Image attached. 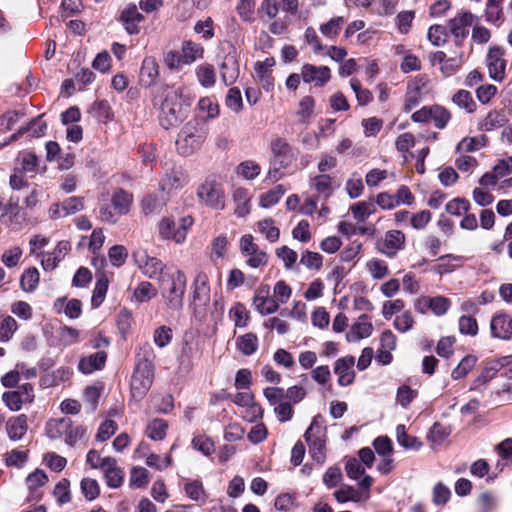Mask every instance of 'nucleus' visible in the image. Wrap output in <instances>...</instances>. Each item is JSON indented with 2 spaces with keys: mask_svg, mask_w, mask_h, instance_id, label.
Masks as SVG:
<instances>
[{
  "mask_svg": "<svg viewBox=\"0 0 512 512\" xmlns=\"http://www.w3.org/2000/svg\"><path fill=\"white\" fill-rule=\"evenodd\" d=\"M133 260L143 276L149 279H158L169 270L165 263L159 258L151 256L144 249H137L133 252Z\"/></svg>",
  "mask_w": 512,
  "mask_h": 512,
  "instance_id": "11",
  "label": "nucleus"
},
{
  "mask_svg": "<svg viewBox=\"0 0 512 512\" xmlns=\"http://www.w3.org/2000/svg\"><path fill=\"white\" fill-rule=\"evenodd\" d=\"M335 499L339 503L354 502L364 503L370 498V493L367 491H360L353 486L343 484L333 493Z\"/></svg>",
  "mask_w": 512,
  "mask_h": 512,
  "instance_id": "25",
  "label": "nucleus"
},
{
  "mask_svg": "<svg viewBox=\"0 0 512 512\" xmlns=\"http://www.w3.org/2000/svg\"><path fill=\"white\" fill-rule=\"evenodd\" d=\"M192 101L193 97L185 87H165L160 96V125L164 129L178 126L186 119Z\"/></svg>",
  "mask_w": 512,
  "mask_h": 512,
  "instance_id": "1",
  "label": "nucleus"
},
{
  "mask_svg": "<svg viewBox=\"0 0 512 512\" xmlns=\"http://www.w3.org/2000/svg\"><path fill=\"white\" fill-rule=\"evenodd\" d=\"M34 389L30 383H25L15 391L3 393L2 400L11 411H19L24 404L34 401Z\"/></svg>",
  "mask_w": 512,
  "mask_h": 512,
  "instance_id": "14",
  "label": "nucleus"
},
{
  "mask_svg": "<svg viewBox=\"0 0 512 512\" xmlns=\"http://www.w3.org/2000/svg\"><path fill=\"white\" fill-rule=\"evenodd\" d=\"M222 50L227 51L220 66L221 79L225 85H232L239 77V64L236 48L230 42L221 45Z\"/></svg>",
  "mask_w": 512,
  "mask_h": 512,
  "instance_id": "13",
  "label": "nucleus"
},
{
  "mask_svg": "<svg viewBox=\"0 0 512 512\" xmlns=\"http://www.w3.org/2000/svg\"><path fill=\"white\" fill-rule=\"evenodd\" d=\"M373 332V325L368 315L363 314L351 325L346 334L348 342H358L361 339L368 338Z\"/></svg>",
  "mask_w": 512,
  "mask_h": 512,
  "instance_id": "23",
  "label": "nucleus"
},
{
  "mask_svg": "<svg viewBox=\"0 0 512 512\" xmlns=\"http://www.w3.org/2000/svg\"><path fill=\"white\" fill-rule=\"evenodd\" d=\"M262 290H260L253 299V304L257 311L262 315H268L276 312L279 308V303L274 297L268 296V289L265 291V294H262Z\"/></svg>",
  "mask_w": 512,
  "mask_h": 512,
  "instance_id": "31",
  "label": "nucleus"
},
{
  "mask_svg": "<svg viewBox=\"0 0 512 512\" xmlns=\"http://www.w3.org/2000/svg\"><path fill=\"white\" fill-rule=\"evenodd\" d=\"M53 495L58 504L63 505L71 501L70 482L67 479H61L54 487Z\"/></svg>",
  "mask_w": 512,
  "mask_h": 512,
  "instance_id": "58",
  "label": "nucleus"
},
{
  "mask_svg": "<svg viewBox=\"0 0 512 512\" xmlns=\"http://www.w3.org/2000/svg\"><path fill=\"white\" fill-rule=\"evenodd\" d=\"M310 188L315 191L317 198L327 200L334 192V178L329 174H318L310 178Z\"/></svg>",
  "mask_w": 512,
  "mask_h": 512,
  "instance_id": "24",
  "label": "nucleus"
},
{
  "mask_svg": "<svg viewBox=\"0 0 512 512\" xmlns=\"http://www.w3.org/2000/svg\"><path fill=\"white\" fill-rule=\"evenodd\" d=\"M45 431L50 439H63L70 447L76 446L86 435V429L82 425H75L67 417L50 419Z\"/></svg>",
  "mask_w": 512,
  "mask_h": 512,
  "instance_id": "5",
  "label": "nucleus"
},
{
  "mask_svg": "<svg viewBox=\"0 0 512 512\" xmlns=\"http://www.w3.org/2000/svg\"><path fill=\"white\" fill-rule=\"evenodd\" d=\"M465 63V55L463 52L455 54L454 56L447 57L444 65L440 66V72L444 77H451L455 75Z\"/></svg>",
  "mask_w": 512,
  "mask_h": 512,
  "instance_id": "40",
  "label": "nucleus"
},
{
  "mask_svg": "<svg viewBox=\"0 0 512 512\" xmlns=\"http://www.w3.org/2000/svg\"><path fill=\"white\" fill-rule=\"evenodd\" d=\"M396 438L398 443L406 448V449H419L421 447V443L417 440L416 437L410 436L406 433V428L404 425H398L396 427Z\"/></svg>",
  "mask_w": 512,
  "mask_h": 512,
  "instance_id": "53",
  "label": "nucleus"
},
{
  "mask_svg": "<svg viewBox=\"0 0 512 512\" xmlns=\"http://www.w3.org/2000/svg\"><path fill=\"white\" fill-rule=\"evenodd\" d=\"M256 229L271 243L278 241L280 237V230L276 227L275 221L272 218L258 221L256 223Z\"/></svg>",
  "mask_w": 512,
  "mask_h": 512,
  "instance_id": "39",
  "label": "nucleus"
},
{
  "mask_svg": "<svg viewBox=\"0 0 512 512\" xmlns=\"http://www.w3.org/2000/svg\"><path fill=\"white\" fill-rule=\"evenodd\" d=\"M158 294L157 288L149 281H141L133 290L132 301L138 304L149 302Z\"/></svg>",
  "mask_w": 512,
  "mask_h": 512,
  "instance_id": "34",
  "label": "nucleus"
},
{
  "mask_svg": "<svg viewBox=\"0 0 512 512\" xmlns=\"http://www.w3.org/2000/svg\"><path fill=\"white\" fill-rule=\"evenodd\" d=\"M490 331L493 338L509 340L512 338V317L506 313H499L490 321Z\"/></svg>",
  "mask_w": 512,
  "mask_h": 512,
  "instance_id": "22",
  "label": "nucleus"
},
{
  "mask_svg": "<svg viewBox=\"0 0 512 512\" xmlns=\"http://www.w3.org/2000/svg\"><path fill=\"white\" fill-rule=\"evenodd\" d=\"M207 134V128L202 122L198 120L187 122L176 139L178 153L183 156L194 154L206 140Z\"/></svg>",
  "mask_w": 512,
  "mask_h": 512,
  "instance_id": "3",
  "label": "nucleus"
},
{
  "mask_svg": "<svg viewBox=\"0 0 512 512\" xmlns=\"http://www.w3.org/2000/svg\"><path fill=\"white\" fill-rule=\"evenodd\" d=\"M477 357L474 355H466L457 365L456 368L453 369L451 373V377L454 380H459L465 377L476 365Z\"/></svg>",
  "mask_w": 512,
  "mask_h": 512,
  "instance_id": "46",
  "label": "nucleus"
},
{
  "mask_svg": "<svg viewBox=\"0 0 512 512\" xmlns=\"http://www.w3.org/2000/svg\"><path fill=\"white\" fill-rule=\"evenodd\" d=\"M158 284L166 308L172 312L180 311L187 286L185 273L179 268H171L159 278Z\"/></svg>",
  "mask_w": 512,
  "mask_h": 512,
  "instance_id": "2",
  "label": "nucleus"
},
{
  "mask_svg": "<svg viewBox=\"0 0 512 512\" xmlns=\"http://www.w3.org/2000/svg\"><path fill=\"white\" fill-rule=\"evenodd\" d=\"M239 250L250 268L262 269L267 266L269 255L266 251L260 249L251 234H245L240 238Z\"/></svg>",
  "mask_w": 512,
  "mask_h": 512,
  "instance_id": "10",
  "label": "nucleus"
},
{
  "mask_svg": "<svg viewBox=\"0 0 512 512\" xmlns=\"http://www.w3.org/2000/svg\"><path fill=\"white\" fill-rule=\"evenodd\" d=\"M405 235L399 230L386 232L384 238L378 244L379 251L388 257H393L404 247Z\"/></svg>",
  "mask_w": 512,
  "mask_h": 512,
  "instance_id": "21",
  "label": "nucleus"
},
{
  "mask_svg": "<svg viewBox=\"0 0 512 512\" xmlns=\"http://www.w3.org/2000/svg\"><path fill=\"white\" fill-rule=\"evenodd\" d=\"M189 182L186 171L181 166H173L167 169L161 181L160 188L166 193L183 188Z\"/></svg>",
  "mask_w": 512,
  "mask_h": 512,
  "instance_id": "17",
  "label": "nucleus"
},
{
  "mask_svg": "<svg viewBox=\"0 0 512 512\" xmlns=\"http://www.w3.org/2000/svg\"><path fill=\"white\" fill-rule=\"evenodd\" d=\"M233 201L235 203L234 213L238 217H245L251 210V196L249 191L243 187H238L233 191Z\"/></svg>",
  "mask_w": 512,
  "mask_h": 512,
  "instance_id": "29",
  "label": "nucleus"
},
{
  "mask_svg": "<svg viewBox=\"0 0 512 512\" xmlns=\"http://www.w3.org/2000/svg\"><path fill=\"white\" fill-rule=\"evenodd\" d=\"M194 222L192 215H185L177 220L173 216H164L157 223L158 235L162 240L181 245L185 243Z\"/></svg>",
  "mask_w": 512,
  "mask_h": 512,
  "instance_id": "4",
  "label": "nucleus"
},
{
  "mask_svg": "<svg viewBox=\"0 0 512 512\" xmlns=\"http://www.w3.org/2000/svg\"><path fill=\"white\" fill-rule=\"evenodd\" d=\"M107 353L98 351L91 355L82 357L78 364V369L83 374H91L94 371L101 370L106 363Z\"/></svg>",
  "mask_w": 512,
  "mask_h": 512,
  "instance_id": "27",
  "label": "nucleus"
},
{
  "mask_svg": "<svg viewBox=\"0 0 512 512\" xmlns=\"http://www.w3.org/2000/svg\"><path fill=\"white\" fill-rule=\"evenodd\" d=\"M102 472L104 474L107 485L110 488H118L122 485L124 473L117 465L114 458L106 457V462L103 464Z\"/></svg>",
  "mask_w": 512,
  "mask_h": 512,
  "instance_id": "26",
  "label": "nucleus"
},
{
  "mask_svg": "<svg viewBox=\"0 0 512 512\" xmlns=\"http://www.w3.org/2000/svg\"><path fill=\"white\" fill-rule=\"evenodd\" d=\"M193 313L198 319L206 316L207 307L210 302L209 277L204 271H197L191 285Z\"/></svg>",
  "mask_w": 512,
  "mask_h": 512,
  "instance_id": "7",
  "label": "nucleus"
},
{
  "mask_svg": "<svg viewBox=\"0 0 512 512\" xmlns=\"http://www.w3.org/2000/svg\"><path fill=\"white\" fill-rule=\"evenodd\" d=\"M184 491L186 495L193 501L205 502L206 500L205 490L202 483L198 480L187 482L184 485Z\"/></svg>",
  "mask_w": 512,
  "mask_h": 512,
  "instance_id": "52",
  "label": "nucleus"
},
{
  "mask_svg": "<svg viewBox=\"0 0 512 512\" xmlns=\"http://www.w3.org/2000/svg\"><path fill=\"white\" fill-rule=\"evenodd\" d=\"M365 268L375 280H382L390 274L387 262L379 258H372L367 261Z\"/></svg>",
  "mask_w": 512,
  "mask_h": 512,
  "instance_id": "38",
  "label": "nucleus"
},
{
  "mask_svg": "<svg viewBox=\"0 0 512 512\" xmlns=\"http://www.w3.org/2000/svg\"><path fill=\"white\" fill-rule=\"evenodd\" d=\"M321 427L313 421L305 432V440L309 446L311 457L319 464H323L326 459L325 443L319 436Z\"/></svg>",
  "mask_w": 512,
  "mask_h": 512,
  "instance_id": "15",
  "label": "nucleus"
},
{
  "mask_svg": "<svg viewBox=\"0 0 512 512\" xmlns=\"http://www.w3.org/2000/svg\"><path fill=\"white\" fill-rule=\"evenodd\" d=\"M502 0H488L485 8V18L489 23L495 24L498 22L502 15Z\"/></svg>",
  "mask_w": 512,
  "mask_h": 512,
  "instance_id": "59",
  "label": "nucleus"
},
{
  "mask_svg": "<svg viewBox=\"0 0 512 512\" xmlns=\"http://www.w3.org/2000/svg\"><path fill=\"white\" fill-rule=\"evenodd\" d=\"M504 122L505 119L501 112L491 110L481 120H479L477 127L480 131L489 132L501 127Z\"/></svg>",
  "mask_w": 512,
  "mask_h": 512,
  "instance_id": "37",
  "label": "nucleus"
},
{
  "mask_svg": "<svg viewBox=\"0 0 512 512\" xmlns=\"http://www.w3.org/2000/svg\"><path fill=\"white\" fill-rule=\"evenodd\" d=\"M415 13L410 10L401 11L396 15L395 23L397 30L400 34L406 35L409 33L412 22L414 20Z\"/></svg>",
  "mask_w": 512,
  "mask_h": 512,
  "instance_id": "54",
  "label": "nucleus"
},
{
  "mask_svg": "<svg viewBox=\"0 0 512 512\" xmlns=\"http://www.w3.org/2000/svg\"><path fill=\"white\" fill-rule=\"evenodd\" d=\"M238 349L245 355H251L258 348L257 336L253 333H247L237 339Z\"/></svg>",
  "mask_w": 512,
  "mask_h": 512,
  "instance_id": "51",
  "label": "nucleus"
},
{
  "mask_svg": "<svg viewBox=\"0 0 512 512\" xmlns=\"http://www.w3.org/2000/svg\"><path fill=\"white\" fill-rule=\"evenodd\" d=\"M398 0H374L371 11L377 15H391L395 12Z\"/></svg>",
  "mask_w": 512,
  "mask_h": 512,
  "instance_id": "60",
  "label": "nucleus"
},
{
  "mask_svg": "<svg viewBox=\"0 0 512 512\" xmlns=\"http://www.w3.org/2000/svg\"><path fill=\"white\" fill-rule=\"evenodd\" d=\"M485 136L480 137H465L457 145V151L459 152H474L479 148L485 146Z\"/></svg>",
  "mask_w": 512,
  "mask_h": 512,
  "instance_id": "55",
  "label": "nucleus"
},
{
  "mask_svg": "<svg viewBox=\"0 0 512 512\" xmlns=\"http://www.w3.org/2000/svg\"><path fill=\"white\" fill-rule=\"evenodd\" d=\"M27 416L24 414L11 417L6 422V431L12 441L21 440L27 433Z\"/></svg>",
  "mask_w": 512,
  "mask_h": 512,
  "instance_id": "28",
  "label": "nucleus"
},
{
  "mask_svg": "<svg viewBox=\"0 0 512 512\" xmlns=\"http://www.w3.org/2000/svg\"><path fill=\"white\" fill-rule=\"evenodd\" d=\"M272 168L267 173V178L272 182L281 179L284 170L290 168L296 161V155L289 143L283 138H276L271 142Z\"/></svg>",
  "mask_w": 512,
  "mask_h": 512,
  "instance_id": "6",
  "label": "nucleus"
},
{
  "mask_svg": "<svg viewBox=\"0 0 512 512\" xmlns=\"http://www.w3.org/2000/svg\"><path fill=\"white\" fill-rule=\"evenodd\" d=\"M40 275L36 268L26 269L20 279V285L26 292H32L36 289L39 283Z\"/></svg>",
  "mask_w": 512,
  "mask_h": 512,
  "instance_id": "49",
  "label": "nucleus"
},
{
  "mask_svg": "<svg viewBox=\"0 0 512 512\" xmlns=\"http://www.w3.org/2000/svg\"><path fill=\"white\" fill-rule=\"evenodd\" d=\"M168 424L163 419H154L147 426L146 433L152 440H163L166 436Z\"/></svg>",
  "mask_w": 512,
  "mask_h": 512,
  "instance_id": "50",
  "label": "nucleus"
},
{
  "mask_svg": "<svg viewBox=\"0 0 512 512\" xmlns=\"http://www.w3.org/2000/svg\"><path fill=\"white\" fill-rule=\"evenodd\" d=\"M350 87L355 93L356 100L360 106H366L373 100V94L370 90L364 88L357 78L350 80Z\"/></svg>",
  "mask_w": 512,
  "mask_h": 512,
  "instance_id": "47",
  "label": "nucleus"
},
{
  "mask_svg": "<svg viewBox=\"0 0 512 512\" xmlns=\"http://www.w3.org/2000/svg\"><path fill=\"white\" fill-rule=\"evenodd\" d=\"M153 370L147 361L139 364L131 379V394L136 400L142 399L153 383Z\"/></svg>",
  "mask_w": 512,
  "mask_h": 512,
  "instance_id": "12",
  "label": "nucleus"
},
{
  "mask_svg": "<svg viewBox=\"0 0 512 512\" xmlns=\"http://www.w3.org/2000/svg\"><path fill=\"white\" fill-rule=\"evenodd\" d=\"M354 365L355 358L351 355L341 357L335 361L333 370L340 386H349L354 382Z\"/></svg>",
  "mask_w": 512,
  "mask_h": 512,
  "instance_id": "20",
  "label": "nucleus"
},
{
  "mask_svg": "<svg viewBox=\"0 0 512 512\" xmlns=\"http://www.w3.org/2000/svg\"><path fill=\"white\" fill-rule=\"evenodd\" d=\"M489 76L492 80L501 82L505 79L506 60L500 47H491L486 57Z\"/></svg>",
  "mask_w": 512,
  "mask_h": 512,
  "instance_id": "18",
  "label": "nucleus"
},
{
  "mask_svg": "<svg viewBox=\"0 0 512 512\" xmlns=\"http://www.w3.org/2000/svg\"><path fill=\"white\" fill-rule=\"evenodd\" d=\"M451 307V301L445 296H434L431 297L430 310L436 316H443Z\"/></svg>",
  "mask_w": 512,
  "mask_h": 512,
  "instance_id": "62",
  "label": "nucleus"
},
{
  "mask_svg": "<svg viewBox=\"0 0 512 512\" xmlns=\"http://www.w3.org/2000/svg\"><path fill=\"white\" fill-rule=\"evenodd\" d=\"M276 256L283 262L284 267L287 270H291L294 268L297 259L298 254L293 249L289 248L288 246H281L276 249Z\"/></svg>",
  "mask_w": 512,
  "mask_h": 512,
  "instance_id": "57",
  "label": "nucleus"
},
{
  "mask_svg": "<svg viewBox=\"0 0 512 512\" xmlns=\"http://www.w3.org/2000/svg\"><path fill=\"white\" fill-rule=\"evenodd\" d=\"M121 20L129 34L139 32L138 24L143 20V16L138 12L135 5L128 6L121 13Z\"/></svg>",
  "mask_w": 512,
  "mask_h": 512,
  "instance_id": "32",
  "label": "nucleus"
},
{
  "mask_svg": "<svg viewBox=\"0 0 512 512\" xmlns=\"http://www.w3.org/2000/svg\"><path fill=\"white\" fill-rule=\"evenodd\" d=\"M301 78L305 83L316 87L325 86L331 79V70L327 66L304 64L301 68Z\"/></svg>",
  "mask_w": 512,
  "mask_h": 512,
  "instance_id": "19",
  "label": "nucleus"
},
{
  "mask_svg": "<svg viewBox=\"0 0 512 512\" xmlns=\"http://www.w3.org/2000/svg\"><path fill=\"white\" fill-rule=\"evenodd\" d=\"M196 75L203 87H212L216 82L215 69L211 64H201L197 67Z\"/></svg>",
  "mask_w": 512,
  "mask_h": 512,
  "instance_id": "45",
  "label": "nucleus"
},
{
  "mask_svg": "<svg viewBox=\"0 0 512 512\" xmlns=\"http://www.w3.org/2000/svg\"><path fill=\"white\" fill-rule=\"evenodd\" d=\"M22 254L23 251L19 246L11 247L4 251L1 261L6 267L13 268L19 264Z\"/></svg>",
  "mask_w": 512,
  "mask_h": 512,
  "instance_id": "64",
  "label": "nucleus"
},
{
  "mask_svg": "<svg viewBox=\"0 0 512 512\" xmlns=\"http://www.w3.org/2000/svg\"><path fill=\"white\" fill-rule=\"evenodd\" d=\"M159 76V66L154 57H145L141 70L140 80L145 86L154 84Z\"/></svg>",
  "mask_w": 512,
  "mask_h": 512,
  "instance_id": "30",
  "label": "nucleus"
},
{
  "mask_svg": "<svg viewBox=\"0 0 512 512\" xmlns=\"http://www.w3.org/2000/svg\"><path fill=\"white\" fill-rule=\"evenodd\" d=\"M81 491L88 501L96 499L100 494L98 482L92 478H83L80 483Z\"/></svg>",
  "mask_w": 512,
  "mask_h": 512,
  "instance_id": "61",
  "label": "nucleus"
},
{
  "mask_svg": "<svg viewBox=\"0 0 512 512\" xmlns=\"http://www.w3.org/2000/svg\"><path fill=\"white\" fill-rule=\"evenodd\" d=\"M229 244L230 242L226 234L222 233L216 236L210 244V260L216 262L219 259H224L227 255Z\"/></svg>",
  "mask_w": 512,
  "mask_h": 512,
  "instance_id": "35",
  "label": "nucleus"
},
{
  "mask_svg": "<svg viewBox=\"0 0 512 512\" xmlns=\"http://www.w3.org/2000/svg\"><path fill=\"white\" fill-rule=\"evenodd\" d=\"M84 209V198L80 196H72L63 202L53 203L48 209L50 219L56 220L73 215Z\"/></svg>",
  "mask_w": 512,
  "mask_h": 512,
  "instance_id": "16",
  "label": "nucleus"
},
{
  "mask_svg": "<svg viewBox=\"0 0 512 512\" xmlns=\"http://www.w3.org/2000/svg\"><path fill=\"white\" fill-rule=\"evenodd\" d=\"M478 21V16L468 10L462 9L447 21V31L454 38L455 44L460 46L467 38L469 28Z\"/></svg>",
  "mask_w": 512,
  "mask_h": 512,
  "instance_id": "9",
  "label": "nucleus"
},
{
  "mask_svg": "<svg viewBox=\"0 0 512 512\" xmlns=\"http://www.w3.org/2000/svg\"><path fill=\"white\" fill-rule=\"evenodd\" d=\"M300 264L310 270H320L323 265V257L317 252L305 250L301 255Z\"/></svg>",
  "mask_w": 512,
  "mask_h": 512,
  "instance_id": "56",
  "label": "nucleus"
},
{
  "mask_svg": "<svg viewBox=\"0 0 512 512\" xmlns=\"http://www.w3.org/2000/svg\"><path fill=\"white\" fill-rule=\"evenodd\" d=\"M181 54L185 65H190L203 58L204 48L199 43H195L191 40H185L181 45Z\"/></svg>",
  "mask_w": 512,
  "mask_h": 512,
  "instance_id": "33",
  "label": "nucleus"
},
{
  "mask_svg": "<svg viewBox=\"0 0 512 512\" xmlns=\"http://www.w3.org/2000/svg\"><path fill=\"white\" fill-rule=\"evenodd\" d=\"M132 201V195L122 189H118L117 191H115L111 198V204L113 208L121 216L129 212Z\"/></svg>",
  "mask_w": 512,
  "mask_h": 512,
  "instance_id": "36",
  "label": "nucleus"
},
{
  "mask_svg": "<svg viewBox=\"0 0 512 512\" xmlns=\"http://www.w3.org/2000/svg\"><path fill=\"white\" fill-rule=\"evenodd\" d=\"M452 102L460 109H464L467 113H474L477 105L473 100L471 93L467 90L460 89L452 96Z\"/></svg>",
  "mask_w": 512,
  "mask_h": 512,
  "instance_id": "41",
  "label": "nucleus"
},
{
  "mask_svg": "<svg viewBox=\"0 0 512 512\" xmlns=\"http://www.w3.org/2000/svg\"><path fill=\"white\" fill-rule=\"evenodd\" d=\"M200 203L212 209L225 208V193L222 184L213 176L207 177L196 191Z\"/></svg>",
  "mask_w": 512,
  "mask_h": 512,
  "instance_id": "8",
  "label": "nucleus"
},
{
  "mask_svg": "<svg viewBox=\"0 0 512 512\" xmlns=\"http://www.w3.org/2000/svg\"><path fill=\"white\" fill-rule=\"evenodd\" d=\"M261 167L253 160H246L237 166V174L246 180H253L259 176Z\"/></svg>",
  "mask_w": 512,
  "mask_h": 512,
  "instance_id": "48",
  "label": "nucleus"
},
{
  "mask_svg": "<svg viewBox=\"0 0 512 512\" xmlns=\"http://www.w3.org/2000/svg\"><path fill=\"white\" fill-rule=\"evenodd\" d=\"M431 121L438 129H444L451 119V113L448 109L440 105L430 106Z\"/></svg>",
  "mask_w": 512,
  "mask_h": 512,
  "instance_id": "43",
  "label": "nucleus"
},
{
  "mask_svg": "<svg viewBox=\"0 0 512 512\" xmlns=\"http://www.w3.org/2000/svg\"><path fill=\"white\" fill-rule=\"evenodd\" d=\"M16 330V320L11 316L4 317L0 322V341H9Z\"/></svg>",
  "mask_w": 512,
  "mask_h": 512,
  "instance_id": "63",
  "label": "nucleus"
},
{
  "mask_svg": "<svg viewBox=\"0 0 512 512\" xmlns=\"http://www.w3.org/2000/svg\"><path fill=\"white\" fill-rule=\"evenodd\" d=\"M286 190L283 185H277L270 189L269 191L263 193L260 196V206L263 208H269L273 205L277 204L279 200L283 197Z\"/></svg>",
  "mask_w": 512,
  "mask_h": 512,
  "instance_id": "44",
  "label": "nucleus"
},
{
  "mask_svg": "<svg viewBox=\"0 0 512 512\" xmlns=\"http://www.w3.org/2000/svg\"><path fill=\"white\" fill-rule=\"evenodd\" d=\"M344 24V17L337 16L331 18L328 22L321 24L319 30L326 38L333 40L338 36Z\"/></svg>",
  "mask_w": 512,
  "mask_h": 512,
  "instance_id": "42",
  "label": "nucleus"
}]
</instances>
